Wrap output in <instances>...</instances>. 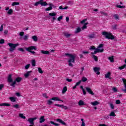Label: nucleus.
Returning <instances> with one entry per match:
<instances>
[{
  "mask_svg": "<svg viewBox=\"0 0 126 126\" xmlns=\"http://www.w3.org/2000/svg\"><path fill=\"white\" fill-rule=\"evenodd\" d=\"M103 47H104V44H100L97 46V49H101V48H103Z\"/></svg>",
  "mask_w": 126,
  "mask_h": 126,
  "instance_id": "46",
  "label": "nucleus"
},
{
  "mask_svg": "<svg viewBox=\"0 0 126 126\" xmlns=\"http://www.w3.org/2000/svg\"><path fill=\"white\" fill-rule=\"evenodd\" d=\"M104 52V49H99L98 48H96L94 52H92L91 54L92 55H96L97 53H103Z\"/></svg>",
  "mask_w": 126,
  "mask_h": 126,
  "instance_id": "5",
  "label": "nucleus"
},
{
  "mask_svg": "<svg viewBox=\"0 0 126 126\" xmlns=\"http://www.w3.org/2000/svg\"><path fill=\"white\" fill-rule=\"evenodd\" d=\"M50 124L55 126H60V124L56 123L54 121H50Z\"/></svg>",
  "mask_w": 126,
  "mask_h": 126,
  "instance_id": "34",
  "label": "nucleus"
},
{
  "mask_svg": "<svg viewBox=\"0 0 126 126\" xmlns=\"http://www.w3.org/2000/svg\"><path fill=\"white\" fill-rule=\"evenodd\" d=\"M82 81L83 82H85L87 81V78L85 77H83L82 78Z\"/></svg>",
  "mask_w": 126,
  "mask_h": 126,
  "instance_id": "44",
  "label": "nucleus"
},
{
  "mask_svg": "<svg viewBox=\"0 0 126 126\" xmlns=\"http://www.w3.org/2000/svg\"><path fill=\"white\" fill-rule=\"evenodd\" d=\"M52 9H53V7L49 6L45 9V11H50V10H52Z\"/></svg>",
  "mask_w": 126,
  "mask_h": 126,
  "instance_id": "38",
  "label": "nucleus"
},
{
  "mask_svg": "<svg viewBox=\"0 0 126 126\" xmlns=\"http://www.w3.org/2000/svg\"><path fill=\"white\" fill-rule=\"evenodd\" d=\"M7 14H9L10 15H11V14H12V13H13V10L12 9H9L7 12Z\"/></svg>",
  "mask_w": 126,
  "mask_h": 126,
  "instance_id": "26",
  "label": "nucleus"
},
{
  "mask_svg": "<svg viewBox=\"0 0 126 126\" xmlns=\"http://www.w3.org/2000/svg\"><path fill=\"white\" fill-rule=\"evenodd\" d=\"M19 35L22 37V36H23V35H24V32H21L20 33H19Z\"/></svg>",
  "mask_w": 126,
  "mask_h": 126,
  "instance_id": "63",
  "label": "nucleus"
},
{
  "mask_svg": "<svg viewBox=\"0 0 126 126\" xmlns=\"http://www.w3.org/2000/svg\"><path fill=\"white\" fill-rule=\"evenodd\" d=\"M38 72H39V73H44V71H43V70H42V68L41 67H38Z\"/></svg>",
  "mask_w": 126,
  "mask_h": 126,
  "instance_id": "43",
  "label": "nucleus"
},
{
  "mask_svg": "<svg viewBox=\"0 0 126 126\" xmlns=\"http://www.w3.org/2000/svg\"><path fill=\"white\" fill-rule=\"evenodd\" d=\"M109 106L111 110H114V109H115V105H114V104H113V103H109Z\"/></svg>",
  "mask_w": 126,
  "mask_h": 126,
  "instance_id": "31",
  "label": "nucleus"
},
{
  "mask_svg": "<svg viewBox=\"0 0 126 126\" xmlns=\"http://www.w3.org/2000/svg\"><path fill=\"white\" fill-rule=\"evenodd\" d=\"M26 51L27 52H29V53H31L33 56L36 55V52L32 51V50H34V51H37V47L35 46H31L30 47L26 48Z\"/></svg>",
  "mask_w": 126,
  "mask_h": 126,
  "instance_id": "3",
  "label": "nucleus"
},
{
  "mask_svg": "<svg viewBox=\"0 0 126 126\" xmlns=\"http://www.w3.org/2000/svg\"><path fill=\"white\" fill-rule=\"evenodd\" d=\"M23 40H24L25 41L28 40V35H25L23 37Z\"/></svg>",
  "mask_w": 126,
  "mask_h": 126,
  "instance_id": "48",
  "label": "nucleus"
},
{
  "mask_svg": "<svg viewBox=\"0 0 126 126\" xmlns=\"http://www.w3.org/2000/svg\"><path fill=\"white\" fill-rule=\"evenodd\" d=\"M19 117H20V118H21L22 119H23L24 120H25V119H26V117L24 116L23 114L22 113H20L19 114Z\"/></svg>",
  "mask_w": 126,
  "mask_h": 126,
  "instance_id": "29",
  "label": "nucleus"
},
{
  "mask_svg": "<svg viewBox=\"0 0 126 126\" xmlns=\"http://www.w3.org/2000/svg\"><path fill=\"white\" fill-rule=\"evenodd\" d=\"M27 121L29 122L30 125H32V126H34V121L32 120V118H29Z\"/></svg>",
  "mask_w": 126,
  "mask_h": 126,
  "instance_id": "17",
  "label": "nucleus"
},
{
  "mask_svg": "<svg viewBox=\"0 0 126 126\" xmlns=\"http://www.w3.org/2000/svg\"><path fill=\"white\" fill-rule=\"evenodd\" d=\"M108 60L110 61L111 63H114V62H115V60H114V56L109 57Z\"/></svg>",
  "mask_w": 126,
  "mask_h": 126,
  "instance_id": "25",
  "label": "nucleus"
},
{
  "mask_svg": "<svg viewBox=\"0 0 126 126\" xmlns=\"http://www.w3.org/2000/svg\"><path fill=\"white\" fill-rule=\"evenodd\" d=\"M91 104L93 105V106H96V105L99 104V102L95 101L94 102H91Z\"/></svg>",
  "mask_w": 126,
  "mask_h": 126,
  "instance_id": "30",
  "label": "nucleus"
},
{
  "mask_svg": "<svg viewBox=\"0 0 126 126\" xmlns=\"http://www.w3.org/2000/svg\"><path fill=\"white\" fill-rule=\"evenodd\" d=\"M0 106H6V107H10V104L7 103H0Z\"/></svg>",
  "mask_w": 126,
  "mask_h": 126,
  "instance_id": "18",
  "label": "nucleus"
},
{
  "mask_svg": "<svg viewBox=\"0 0 126 126\" xmlns=\"http://www.w3.org/2000/svg\"><path fill=\"white\" fill-rule=\"evenodd\" d=\"M86 21H87V19H85L83 20L82 21H81L80 22V23L81 24H83V23H85V22H86Z\"/></svg>",
  "mask_w": 126,
  "mask_h": 126,
  "instance_id": "50",
  "label": "nucleus"
},
{
  "mask_svg": "<svg viewBox=\"0 0 126 126\" xmlns=\"http://www.w3.org/2000/svg\"><path fill=\"white\" fill-rule=\"evenodd\" d=\"M32 39L34 42H37V41H38V37L36 35L32 36Z\"/></svg>",
  "mask_w": 126,
  "mask_h": 126,
  "instance_id": "24",
  "label": "nucleus"
},
{
  "mask_svg": "<svg viewBox=\"0 0 126 126\" xmlns=\"http://www.w3.org/2000/svg\"><path fill=\"white\" fill-rule=\"evenodd\" d=\"M113 91H114V92H118V89H117V88H113L112 89Z\"/></svg>",
  "mask_w": 126,
  "mask_h": 126,
  "instance_id": "64",
  "label": "nucleus"
},
{
  "mask_svg": "<svg viewBox=\"0 0 126 126\" xmlns=\"http://www.w3.org/2000/svg\"><path fill=\"white\" fill-rule=\"evenodd\" d=\"M45 116H44L40 117V118H39V123L40 124H43V123H44L45 122Z\"/></svg>",
  "mask_w": 126,
  "mask_h": 126,
  "instance_id": "14",
  "label": "nucleus"
},
{
  "mask_svg": "<svg viewBox=\"0 0 126 126\" xmlns=\"http://www.w3.org/2000/svg\"><path fill=\"white\" fill-rule=\"evenodd\" d=\"M81 32V28L80 27H78L76 30L74 32L75 34H77L78 33H79V32Z\"/></svg>",
  "mask_w": 126,
  "mask_h": 126,
  "instance_id": "19",
  "label": "nucleus"
},
{
  "mask_svg": "<svg viewBox=\"0 0 126 126\" xmlns=\"http://www.w3.org/2000/svg\"><path fill=\"white\" fill-rule=\"evenodd\" d=\"M3 87H4V85L3 84H0V90H1Z\"/></svg>",
  "mask_w": 126,
  "mask_h": 126,
  "instance_id": "62",
  "label": "nucleus"
},
{
  "mask_svg": "<svg viewBox=\"0 0 126 126\" xmlns=\"http://www.w3.org/2000/svg\"><path fill=\"white\" fill-rule=\"evenodd\" d=\"M39 4H41V2L40 1V0H39V1H37V2H35V3L34 4V5H35V6H37L39 5Z\"/></svg>",
  "mask_w": 126,
  "mask_h": 126,
  "instance_id": "51",
  "label": "nucleus"
},
{
  "mask_svg": "<svg viewBox=\"0 0 126 126\" xmlns=\"http://www.w3.org/2000/svg\"><path fill=\"white\" fill-rule=\"evenodd\" d=\"M86 90L89 94H91V95H94V93L93 92V91H92V90H91L90 88L86 87Z\"/></svg>",
  "mask_w": 126,
  "mask_h": 126,
  "instance_id": "8",
  "label": "nucleus"
},
{
  "mask_svg": "<svg viewBox=\"0 0 126 126\" xmlns=\"http://www.w3.org/2000/svg\"><path fill=\"white\" fill-rule=\"evenodd\" d=\"M30 67V64H28L25 66V69H28Z\"/></svg>",
  "mask_w": 126,
  "mask_h": 126,
  "instance_id": "56",
  "label": "nucleus"
},
{
  "mask_svg": "<svg viewBox=\"0 0 126 126\" xmlns=\"http://www.w3.org/2000/svg\"><path fill=\"white\" fill-rule=\"evenodd\" d=\"M54 106H57V107H60V108H62L63 109H64V110H67V109H68L67 106H64L63 104H58L57 103H55L54 104Z\"/></svg>",
  "mask_w": 126,
  "mask_h": 126,
  "instance_id": "7",
  "label": "nucleus"
},
{
  "mask_svg": "<svg viewBox=\"0 0 126 126\" xmlns=\"http://www.w3.org/2000/svg\"><path fill=\"white\" fill-rule=\"evenodd\" d=\"M49 16H57V13L56 12H51L49 14Z\"/></svg>",
  "mask_w": 126,
  "mask_h": 126,
  "instance_id": "27",
  "label": "nucleus"
},
{
  "mask_svg": "<svg viewBox=\"0 0 126 126\" xmlns=\"http://www.w3.org/2000/svg\"><path fill=\"white\" fill-rule=\"evenodd\" d=\"M57 122H58V123H60V124H62L63 125V126H66V123L64 122V121H63L62 119H57L56 120Z\"/></svg>",
  "mask_w": 126,
  "mask_h": 126,
  "instance_id": "12",
  "label": "nucleus"
},
{
  "mask_svg": "<svg viewBox=\"0 0 126 126\" xmlns=\"http://www.w3.org/2000/svg\"><path fill=\"white\" fill-rule=\"evenodd\" d=\"M110 117H116V113L114 112V111H112L109 114Z\"/></svg>",
  "mask_w": 126,
  "mask_h": 126,
  "instance_id": "37",
  "label": "nucleus"
},
{
  "mask_svg": "<svg viewBox=\"0 0 126 126\" xmlns=\"http://www.w3.org/2000/svg\"><path fill=\"white\" fill-rule=\"evenodd\" d=\"M111 76V72H108L106 74H105V78H109Z\"/></svg>",
  "mask_w": 126,
  "mask_h": 126,
  "instance_id": "41",
  "label": "nucleus"
},
{
  "mask_svg": "<svg viewBox=\"0 0 126 126\" xmlns=\"http://www.w3.org/2000/svg\"><path fill=\"white\" fill-rule=\"evenodd\" d=\"M51 100H53V101H59L60 102H63V100L60 99L58 97H54L51 98Z\"/></svg>",
  "mask_w": 126,
  "mask_h": 126,
  "instance_id": "11",
  "label": "nucleus"
},
{
  "mask_svg": "<svg viewBox=\"0 0 126 126\" xmlns=\"http://www.w3.org/2000/svg\"><path fill=\"white\" fill-rule=\"evenodd\" d=\"M113 17L116 19V20H119V15L115 14L113 15Z\"/></svg>",
  "mask_w": 126,
  "mask_h": 126,
  "instance_id": "32",
  "label": "nucleus"
},
{
  "mask_svg": "<svg viewBox=\"0 0 126 126\" xmlns=\"http://www.w3.org/2000/svg\"><path fill=\"white\" fill-rule=\"evenodd\" d=\"M9 99L10 100L11 102H14L16 101V100L15 99V98L13 97H10Z\"/></svg>",
  "mask_w": 126,
  "mask_h": 126,
  "instance_id": "36",
  "label": "nucleus"
},
{
  "mask_svg": "<svg viewBox=\"0 0 126 126\" xmlns=\"http://www.w3.org/2000/svg\"><path fill=\"white\" fill-rule=\"evenodd\" d=\"M19 4V2H14L12 3V6H14V5H18Z\"/></svg>",
  "mask_w": 126,
  "mask_h": 126,
  "instance_id": "42",
  "label": "nucleus"
},
{
  "mask_svg": "<svg viewBox=\"0 0 126 126\" xmlns=\"http://www.w3.org/2000/svg\"><path fill=\"white\" fill-rule=\"evenodd\" d=\"M0 44H4V39H1L0 40Z\"/></svg>",
  "mask_w": 126,
  "mask_h": 126,
  "instance_id": "61",
  "label": "nucleus"
},
{
  "mask_svg": "<svg viewBox=\"0 0 126 126\" xmlns=\"http://www.w3.org/2000/svg\"><path fill=\"white\" fill-rule=\"evenodd\" d=\"M18 51H20V52H22V53H24V49L22 48H18Z\"/></svg>",
  "mask_w": 126,
  "mask_h": 126,
  "instance_id": "57",
  "label": "nucleus"
},
{
  "mask_svg": "<svg viewBox=\"0 0 126 126\" xmlns=\"http://www.w3.org/2000/svg\"><path fill=\"white\" fill-rule=\"evenodd\" d=\"M79 106H84V101L83 100H80L78 102Z\"/></svg>",
  "mask_w": 126,
  "mask_h": 126,
  "instance_id": "22",
  "label": "nucleus"
},
{
  "mask_svg": "<svg viewBox=\"0 0 126 126\" xmlns=\"http://www.w3.org/2000/svg\"><path fill=\"white\" fill-rule=\"evenodd\" d=\"M66 91H67V87L66 86H65L63 88V89L62 90V93L63 94H64V93H65Z\"/></svg>",
  "mask_w": 126,
  "mask_h": 126,
  "instance_id": "23",
  "label": "nucleus"
},
{
  "mask_svg": "<svg viewBox=\"0 0 126 126\" xmlns=\"http://www.w3.org/2000/svg\"><path fill=\"white\" fill-rule=\"evenodd\" d=\"M3 30V25H1L0 27V32H2Z\"/></svg>",
  "mask_w": 126,
  "mask_h": 126,
  "instance_id": "55",
  "label": "nucleus"
},
{
  "mask_svg": "<svg viewBox=\"0 0 126 126\" xmlns=\"http://www.w3.org/2000/svg\"><path fill=\"white\" fill-rule=\"evenodd\" d=\"M40 4L41 6H47L48 5V3L46 1H43L42 0H40Z\"/></svg>",
  "mask_w": 126,
  "mask_h": 126,
  "instance_id": "15",
  "label": "nucleus"
},
{
  "mask_svg": "<svg viewBox=\"0 0 126 126\" xmlns=\"http://www.w3.org/2000/svg\"><path fill=\"white\" fill-rule=\"evenodd\" d=\"M93 58L95 62H98V57L94 55H93Z\"/></svg>",
  "mask_w": 126,
  "mask_h": 126,
  "instance_id": "40",
  "label": "nucleus"
},
{
  "mask_svg": "<svg viewBox=\"0 0 126 126\" xmlns=\"http://www.w3.org/2000/svg\"><path fill=\"white\" fill-rule=\"evenodd\" d=\"M96 47L94 46H91L90 50H96Z\"/></svg>",
  "mask_w": 126,
  "mask_h": 126,
  "instance_id": "52",
  "label": "nucleus"
},
{
  "mask_svg": "<svg viewBox=\"0 0 126 126\" xmlns=\"http://www.w3.org/2000/svg\"><path fill=\"white\" fill-rule=\"evenodd\" d=\"M89 39H93L95 38V34H92L88 36Z\"/></svg>",
  "mask_w": 126,
  "mask_h": 126,
  "instance_id": "33",
  "label": "nucleus"
},
{
  "mask_svg": "<svg viewBox=\"0 0 126 126\" xmlns=\"http://www.w3.org/2000/svg\"><path fill=\"white\" fill-rule=\"evenodd\" d=\"M82 54L83 55H87L88 54H89V51H83Z\"/></svg>",
  "mask_w": 126,
  "mask_h": 126,
  "instance_id": "60",
  "label": "nucleus"
},
{
  "mask_svg": "<svg viewBox=\"0 0 126 126\" xmlns=\"http://www.w3.org/2000/svg\"><path fill=\"white\" fill-rule=\"evenodd\" d=\"M102 36H104L106 39H109V40H114L116 41V37L111 32H108L106 31H103L101 33Z\"/></svg>",
  "mask_w": 126,
  "mask_h": 126,
  "instance_id": "1",
  "label": "nucleus"
},
{
  "mask_svg": "<svg viewBox=\"0 0 126 126\" xmlns=\"http://www.w3.org/2000/svg\"><path fill=\"white\" fill-rule=\"evenodd\" d=\"M65 56H66L67 57H69V58H70V59L68 61L69 66H73V64H72L71 63H74V62H75V55H73L69 53H65Z\"/></svg>",
  "mask_w": 126,
  "mask_h": 126,
  "instance_id": "2",
  "label": "nucleus"
},
{
  "mask_svg": "<svg viewBox=\"0 0 126 126\" xmlns=\"http://www.w3.org/2000/svg\"><path fill=\"white\" fill-rule=\"evenodd\" d=\"M31 72H32V71H29L28 72H27V73H25L24 74V76L26 78H28V77L29 76V75H30V73H31Z\"/></svg>",
  "mask_w": 126,
  "mask_h": 126,
  "instance_id": "20",
  "label": "nucleus"
},
{
  "mask_svg": "<svg viewBox=\"0 0 126 126\" xmlns=\"http://www.w3.org/2000/svg\"><path fill=\"white\" fill-rule=\"evenodd\" d=\"M13 108H15V109H19V105L18 104H15L13 105Z\"/></svg>",
  "mask_w": 126,
  "mask_h": 126,
  "instance_id": "47",
  "label": "nucleus"
},
{
  "mask_svg": "<svg viewBox=\"0 0 126 126\" xmlns=\"http://www.w3.org/2000/svg\"><path fill=\"white\" fill-rule=\"evenodd\" d=\"M16 80V81L18 83H19V82H21V80H22V78L20 77H18L15 79Z\"/></svg>",
  "mask_w": 126,
  "mask_h": 126,
  "instance_id": "21",
  "label": "nucleus"
},
{
  "mask_svg": "<svg viewBox=\"0 0 126 126\" xmlns=\"http://www.w3.org/2000/svg\"><path fill=\"white\" fill-rule=\"evenodd\" d=\"M40 53L43 54V55H50L49 51L41 50Z\"/></svg>",
  "mask_w": 126,
  "mask_h": 126,
  "instance_id": "16",
  "label": "nucleus"
},
{
  "mask_svg": "<svg viewBox=\"0 0 126 126\" xmlns=\"http://www.w3.org/2000/svg\"><path fill=\"white\" fill-rule=\"evenodd\" d=\"M86 28H87V26L84 25L82 27L81 29L82 30H84V29H86Z\"/></svg>",
  "mask_w": 126,
  "mask_h": 126,
  "instance_id": "59",
  "label": "nucleus"
},
{
  "mask_svg": "<svg viewBox=\"0 0 126 126\" xmlns=\"http://www.w3.org/2000/svg\"><path fill=\"white\" fill-rule=\"evenodd\" d=\"M13 82V79H12V75L11 74H9L7 77V82L8 83H11V82Z\"/></svg>",
  "mask_w": 126,
  "mask_h": 126,
  "instance_id": "6",
  "label": "nucleus"
},
{
  "mask_svg": "<svg viewBox=\"0 0 126 126\" xmlns=\"http://www.w3.org/2000/svg\"><path fill=\"white\" fill-rule=\"evenodd\" d=\"M126 64H124L123 65L120 66L119 67V69H120V70H122L124 69V68H126Z\"/></svg>",
  "mask_w": 126,
  "mask_h": 126,
  "instance_id": "35",
  "label": "nucleus"
},
{
  "mask_svg": "<svg viewBox=\"0 0 126 126\" xmlns=\"http://www.w3.org/2000/svg\"><path fill=\"white\" fill-rule=\"evenodd\" d=\"M94 72H96V74H97V75H99V74H100V72L99 71L100 70V67H94Z\"/></svg>",
  "mask_w": 126,
  "mask_h": 126,
  "instance_id": "10",
  "label": "nucleus"
},
{
  "mask_svg": "<svg viewBox=\"0 0 126 126\" xmlns=\"http://www.w3.org/2000/svg\"><path fill=\"white\" fill-rule=\"evenodd\" d=\"M64 36H65V37H66V38H68V37H70V36H71V34H70L69 33H65Z\"/></svg>",
  "mask_w": 126,
  "mask_h": 126,
  "instance_id": "49",
  "label": "nucleus"
},
{
  "mask_svg": "<svg viewBox=\"0 0 126 126\" xmlns=\"http://www.w3.org/2000/svg\"><path fill=\"white\" fill-rule=\"evenodd\" d=\"M122 81L124 84V87H125V89H122V90L123 92H124V93H126V79L125 78H122Z\"/></svg>",
  "mask_w": 126,
  "mask_h": 126,
  "instance_id": "9",
  "label": "nucleus"
},
{
  "mask_svg": "<svg viewBox=\"0 0 126 126\" xmlns=\"http://www.w3.org/2000/svg\"><path fill=\"white\" fill-rule=\"evenodd\" d=\"M63 16H60L59 17H58L57 19L58 21H61V20H62V19H63Z\"/></svg>",
  "mask_w": 126,
  "mask_h": 126,
  "instance_id": "53",
  "label": "nucleus"
},
{
  "mask_svg": "<svg viewBox=\"0 0 126 126\" xmlns=\"http://www.w3.org/2000/svg\"><path fill=\"white\" fill-rule=\"evenodd\" d=\"M53 101H52V99H50L49 100L47 101V104L48 106H52V104H53Z\"/></svg>",
  "mask_w": 126,
  "mask_h": 126,
  "instance_id": "28",
  "label": "nucleus"
},
{
  "mask_svg": "<svg viewBox=\"0 0 126 126\" xmlns=\"http://www.w3.org/2000/svg\"><path fill=\"white\" fill-rule=\"evenodd\" d=\"M81 83V81L80 80L78 82H77V83H76V86H78V85H80V84Z\"/></svg>",
  "mask_w": 126,
  "mask_h": 126,
  "instance_id": "58",
  "label": "nucleus"
},
{
  "mask_svg": "<svg viewBox=\"0 0 126 126\" xmlns=\"http://www.w3.org/2000/svg\"><path fill=\"white\" fill-rule=\"evenodd\" d=\"M116 7H118V8H125V7H126V6H122L121 5H117Z\"/></svg>",
  "mask_w": 126,
  "mask_h": 126,
  "instance_id": "45",
  "label": "nucleus"
},
{
  "mask_svg": "<svg viewBox=\"0 0 126 126\" xmlns=\"http://www.w3.org/2000/svg\"><path fill=\"white\" fill-rule=\"evenodd\" d=\"M16 82H17L16 81V80L15 79L11 84H10V86H11L13 88H15V84H16Z\"/></svg>",
  "mask_w": 126,
  "mask_h": 126,
  "instance_id": "13",
  "label": "nucleus"
},
{
  "mask_svg": "<svg viewBox=\"0 0 126 126\" xmlns=\"http://www.w3.org/2000/svg\"><path fill=\"white\" fill-rule=\"evenodd\" d=\"M8 45L9 47H10V49H9V52H13L14 50H15V48L18 46V43L17 44H13L11 43H8Z\"/></svg>",
  "mask_w": 126,
  "mask_h": 126,
  "instance_id": "4",
  "label": "nucleus"
},
{
  "mask_svg": "<svg viewBox=\"0 0 126 126\" xmlns=\"http://www.w3.org/2000/svg\"><path fill=\"white\" fill-rule=\"evenodd\" d=\"M32 66H35L36 65V61L35 60H32Z\"/></svg>",
  "mask_w": 126,
  "mask_h": 126,
  "instance_id": "39",
  "label": "nucleus"
},
{
  "mask_svg": "<svg viewBox=\"0 0 126 126\" xmlns=\"http://www.w3.org/2000/svg\"><path fill=\"white\" fill-rule=\"evenodd\" d=\"M116 104H117V105H120V104H121V100H116Z\"/></svg>",
  "mask_w": 126,
  "mask_h": 126,
  "instance_id": "54",
  "label": "nucleus"
}]
</instances>
